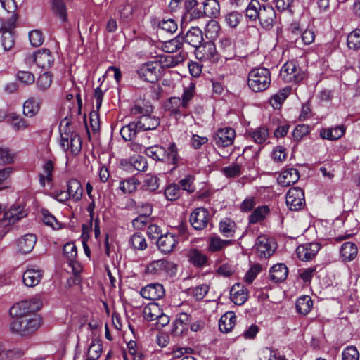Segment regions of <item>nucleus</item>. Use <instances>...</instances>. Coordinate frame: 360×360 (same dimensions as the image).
Returning <instances> with one entry per match:
<instances>
[{"label":"nucleus","mask_w":360,"mask_h":360,"mask_svg":"<svg viewBox=\"0 0 360 360\" xmlns=\"http://www.w3.org/2000/svg\"><path fill=\"white\" fill-rule=\"evenodd\" d=\"M145 154L155 161L174 165L172 171L176 169L181 158L175 143H170L166 148L160 145H154L145 148Z\"/></svg>","instance_id":"nucleus-1"},{"label":"nucleus","mask_w":360,"mask_h":360,"mask_svg":"<svg viewBox=\"0 0 360 360\" xmlns=\"http://www.w3.org/2000/svg\"><path fill=\"white\" fill-rule=\"evenodd\" d=\"M270 70L264 67L253 68L248 74V84L254 92H261L267 89L271 84Z\"/></svg>","instance_id":"nucleus-2"},{"label":"nucleus","mask_w":360,"mask_h":360,"mask_svg":"<svg viewBox=\"0 0 360 360\" xmlns=\"http://www.w3.org/2000/svg\"><path fill=\"white\" fill-rule=\"evenodd\" d=\"M41 326V319L37 315L25 316L15 319L10 325L11 330L21 336L33 333Z\"/></svg>","instance_id":"nucleus-3"},{"label":"nucleus","mask_w":360,"mask_h":360,"mask_svg":"<svg viewBox=\"0 0 360 360\" xmlns=\"http://www.w3.org/2000/svg\"><path fill=\"white\" fill-rule=\"evenodd\" d=\"M42 302L41 300L34 297L30 300H23L13 305L10 309V315L12 317L18 319L25 316H33L34 313L41 309Z\"/></svg>","instance_id":"nucleus-4"},{"label":"nucleus","mask_w":360,"mask_h":360,"mask_svg":"<svg viewBox=\"0 0 360 360\" xmlns=\"http://www.w3.org/2000/svg\"><path fill=\"white\" fill-rule=\"evenodd\" d=\"M285 201L290 210H301L305 205L304 191L299 187L290 188L286 194Z\"/></svg>","instance_id":"nucleus-5"},{"label":"nucleus","mask_w":360,"mask_h":360,"mask_svg":"<svg viewBox=\"0 0 360 360\" xmlns=\"http://www.w3.org/2000/svg\"><path fill=\"white\" fill-rule=\"evenodd\" d=\"M139 78L143 80L153 83L158 79L160 70L157 61H150L143 64L137 70Z\"/></svg>","instance_id":"nucleus-6"},{"label":"nucleus","mask_w":360,"mask_h":360,"mask_svg":"<svg viewBox=\"0 0 360 360\" xmlns=\"http://www.w3.org/2000/svg\"><path fill=\"white\" fill-rule=\"evenodd\" d=\"M258 20L262 28L269 30L276 22V14L271 5L263 4L259 13Z\"/></svg>","instance_id":"nucleus-7"},{"label":"nucleus","mask_w":360,"mask_h":360,"mask_svg":"<svg viewBox=\"0 0 360 360\" xmlns=\"http://www.w3.org/2000/svg\"><path fill=\"white\" fill-rule=\"evenodd\" d=\"M236 132L231 127L219 129L213 134V141L218 147H228L233 144Z\"/></svg>","instance_id":"nucleus-8"},{"label":"nucleus","mask_w":360,"mask_h":360,"mask_svg":"<svg viewBox=\"0 0 360 360\" xmlns=\"http://www.w3.org/2000/svg\"><path fill=\"white\" fill-rule=\"evenodd\" d=\"M146 271L151 274H158L162 272L173 274L176 271V265L172 262L162 259L150 262L147 266Z\"/></svg>","instance_id":"nucleus-9"},{"label":"nucleus","mask_w":360,"mask_h":360,"mask_svg":"<svg viewBox=\"0 0 360 360\" xmlns=\"http://www.w3.org/2000/svg\"><path fill=\"white\" fill-rule=\"evenodd\" d=\"M182 101L180 97L172 96L170 97L164 105L165 111L169 112L170 116H173L176 120L179 119L181 116H186V108L183 107Z\"/></svg>","instance_id":"nucleus-10"},{"label":"nucleus","mask_w":360,"mask_h":360,"mask_svg":"<svg viewBox=\"0 0 360 360\" xmlns=\"http://www.w3.org/2000/svg\"><path fill=\"white\" fill-rule=\"evenodd\" d=\"M210 219L209 212L207 209L198 207L190 215V223L196 230H202L207 227Z\"/></svg>","instance_id":"nucleus-11"},{"label":"nucleus","mask_w":360,"mask_h":360,"mask_svg":"<svg viewBox=\"0 0 360 360\" xmlns=\"http://www.w3.org/2000/svg\"><path fill=\"white\" fill-rule=\"evenodd\" d=\"M300 71L294 61H288L283 65L280 75L287 82L297 83L303 79L302 75L299 74Z\"/></svg>","instance_id":"nucleus-12"},{"label":"nucleus","mask_w":360,"mask_h":360,"mask_svg":"<svg viewBox=\"0 0 360 360\" xmlns=\"http://www.w3.org/2000/svg\"><path fill=\"white\" fill-rule=\"evenodd\" d=\"M195 54L197 58L201 60H210L216 62L217 60V51L214 44L212 42H206L195 48Z\"/></svg>","instance_id":"nucleus-13"},{"label":"nucleus","mask_w":360,"mask_h":360,"mask_svg":"<svg viewBox=\"0 0 360 360\" xmlns=\"http://www.w3.org/2000/svg\"><path fill=\"white\" fill-rule=\"evenodd\" d=\"M320 250V245L318 243H309L299 245L296 252L298 258L302 261L312 259Z\"/></svg>","instance_id":"nucleus-14"},{"label":"nucleus","mask_w":360,"mask_h":360,"mask_svg":"<svg viewBox=\"0 0 360 360\" xmlns=\"http://www.w3.org/2000/svg\"><path fill=\"white\" fill-rule=\"evenodd\" d=\"M140 293L145 299L157 300L165 295V289L162 284L150 283L143 288Z\"/></svg>","instance_id":"nucleus-15"},{"label":"nucleus","mask_w":360,"mask_h":360,"mask_svg":"<svg viewBox=\"0 0 360 360\" xmlns=\"http://www.w3.org/2000/svg\"><path fill=\"white\" fill-rule=\"evenodd\" d=\"M191 321V315L187 313L182 312L178 314L174 323L172 330V334L176 336L182 335L185 332L188 331Z\"/></svg>","instance_id":"nucleus-16"},{"label":"nucleus","mask_w":360,"mask_h":360,"mask_svg":"<svg viewBox=\"0 0 360 360\" xmlns=\"http://www.w3.org/2000/svg\"><path fill=\"white\" fill-rule=\"evenodd\" d=\"M27 213L25 211L20 210L19 207H12L10 210L4 212V217L0 219V226L6 227L11 224H15L22 218L26 217Z\"/></svg>","instance_id":"nucleus-17"},{"label":"nucleus","mask_w":360,"mask_h":360,"mask_svg":"<svg viewBox=\"0 0 360 360\" xmlns=\"http://www.w3.org/2000/svg\"><path fill=\"white\" fill-rule=\"evenodd\" d=\"M176 244V236L170 233L161 234L157 240V245L158 248L165 254H167L173 251Z\"/></svg>","instance_id":"nucleus-18"},{"label":"nucleus","mask_w":360,"mask_h":360,"mask_svg":"<svg viewBox=\"0 0 360 360\" xmlns=\"http://www.w3.org/2000/svg\"><path fill=\"white\" fill-rule=\"evenodd\" d=\"M141 131L154 130L160 124V118L150 114L141 115L137 121Z\"/></svg>","instance_id":"nucleus-19"},{"label":"nucleus","mask_w":360,"mask_h":360,"mask_svg":"<svg viewBox=\"0 0 360 360\" xmlns=\"http://www.w3.org/2000/svg\"><path fill=\"white\" fill-rule=\"evenodd\" d=\"M300 179L297 169L289 168L282 172L278 177V182L283 186H289L296 183Z\"/></svg>","instance_id":"nucleus-20"},{"label":"nucleus","mask_w":360,"mask_h":360,"mask_svg":"<svg viewBox=\"0 0 360 360\" xmlns=\"http://www.w3.org/2000/svg\"><path fill=\"white\" fill-rule=\"evenodd\" d=\"M72 0H50V6L53 13L58 18L61 22L68 21L67 6L65 1Z\"/></svg>","instance_id":"nucleus-21"},{"label":"nucleus","mask_w":360,"mask_h":360,"mask_svg":"<svg viewBox=\"0 0 360 360\" xmlns=\"http://www.w3.org/2000/svg\"><path fill=\"white\" fill-rule=\"evenodd\" d=\"M43 277V271L33 269H27L22 275L24 284L27 287H34L37 285Z\"/></svg>","instance_id":"nucleus-22"},{"label":"nucleus","mask_w":360,"mask_h":360,"mask_svg":"<svg viewBox=\"0 0 360 360\" xmlns=\"http://www.w3.org/2000/svg\"><path fill=\"white\" fill-rule=\"evenodd\" d=\"M187 257L189 262L197 268H202L208 262L207 256L195 248L191 249Z\"/></svg>","instance_id":"nucleus-23"},{"label":"nucleus","mask_w":360,"mask_h":360,"mask_svg":"<svg viewBox=\"0 0 360 360\" xmlns=\"http://www.w3.org/2000/svg\"><path fill=\"white\" fill-rule=\"evenodd\" d=\"M288 274V269L284 264H277L274 265L269 271V278L274 283H281L284 281Z\"/></svg>","instance_id":"nucleus-24"},{"label":"nucleus","mask_w":360,"mask_h":360,"mask_svg":"<svg viewBox=\"0 0 360 360\" xmlns=\"http://www.w3.org/2000/svg\"><path fill=\"white\" fill-rule=\"evenodd\" d=\"M183 37L185 42L195 48L198 47L203 41L202 32L198 27H192Z\"/></svg>","instance_id":"nucleus-25"},{"label":"nucleus","mask_w":360,"mask_h":360,"mask_svg":"<svg viewBox=\"0 0 360 360\" xmlns=\"http://www.w3.org/2000/svg\"><path fill=\"white\" fill-rule=\"evenodd\" d=\"M37 65L43 69H49L54 63V58L46 49L39 50L37 53Z\"/></svg>","instance_id":"nucleus-26"},{"label":"nucleus","mask_w":360,"mask_h":360,"mask_svg":"<svg viewBox=\"0 0 360 360\" xmlns=\"http://www.w3.org/2000/svg\"><path fill=\"white\" fill-rule=\"evenodd\" d=\"M255 247L257 254L261 258L266 259L270 257L274 252V250L269 243L268 239L264 236H260L257 238Z\"/></svg>","instance_id":"nucleus-27"},{"label":"nucleus","mask_w":360,"mask_h":360,"mask_svg":"<svg viewBox=\"0 0 360 360\" xmlns=\"http://www.w3.org/2000/svg\"><path fill=\"white\" fill-rule=\"evenodd\" d=\"M37 242V237L35 235L29 233L25 235L23 237L18 240V246L19 251L23 254L30 252Z\"/></svg>","instance_id":"nucleus-28"},{"label":"nucleus","mask_w":360,"mask_h":360,"mask_svg":"<svg viewBox=\"0 0 360 360\" xmlns=\"http://www.w3.org/2000/svg\"><path fill=\"white\" fill-rule=\"evenodd\" d=\"M248 134L256 143L262 144L268 139L269 133L267 127L261 126L249 129Z\"/></svg>","instance_id":"nucleus-29"},{"label":"nucleus","mask_w":360,"mask_h":360,"mask_svg":"<svg viewBox=\"0 0 360 360\" xmlns=\"http://www.w3.org/2000/svg\"><path fill=\"white\" fill-rule=\"evenodd\" d=\"M343 126H336L330 128H323L320 131V136L323 139L337 140L340 139L345 134Z\"/></svg>","instance_id":"nucleus-30"},{"label":"nucleus","mask_w":360,"mask_h":360,"mask_svg":"<svg viewBox=\"0 0 360 360\" xmlns=\"http://www.w3.org/2000/svg\"><path fill=\"white\" fill-rule=\"evenodd\" d=\"M139 131L141 129H139L138 122H131L123 126L120 130V134L125 141H129L133 140Z\"/></svg>","instance_id":"nucleus-31"},{"label":"nucleus","mask_w":360,"mask_h":360,"mask_svg":"<svg viewBox=\"0 0 360 360\" xmlns=\"http://www.w3.org/2000/svg\"><path fill=\"white\" fill-rule=\"evenodd\" d=\"M236 316L232 311H229L224 314L219 321V328L221 332L228 333L235 326Z\"/></svg>","instance_id":"nucleus-32"},{"label":"nucleus","mask_w":360,"mask_h":360,"mask_svg":"<svg viewBox=\"0 0 360 360\" xmlns=\"http://www.w3.org/2000/svg\"><path fill=\"white\" fill-rule=\"evenodd\" d=\"M203 17L217 18L219 15L220 6L218 0H207L203 1Z\"/></svg>","instance_id":"nucleus-33"},{"label":"nucleus","mask_w":360,"mask_h":360,"mask_svg":"<svg viewBox=\"0 0 360 360\" xmlns=\"http://www.w3.org/2000/svg\"><path fill=\"white\" fill-rule=\"evenodd\" d=\"M41 101H37L31 97L25 101L23 104V114L29 117H33L39 111Z\"/></svg>","instance_id":"nucleus-34"},{"label":"nucleus","mask_w":360,"mask_h":360,"mask_svg":"<svg viewBox=\"0 0 360 360\" xmlns=\"http://www.w3.org/2000/svg\"><path fill=\"white\" fill-rule=\"evenodd\" d=\"M291 87L285 86L280 89L276 94H274L270 98V103L274 108L278 109L281 108L282 103L288 98L291 93Z\"/></svg>","instance_id":"nucleus-35"},{"label":"nucleus","mask_w":360,"mask_h":360,"mask_svg":"<svg viewBox=\"0 0 360 360\" xmlns=\"http://www.w3.org/2000/svg\"><path fill=\"white\" fill-rule=\"evenodd\" d=\"M7 118L11 127L16 131L25 130L29 127L28 122L16 112L8 114Z\"/></svg>","instance_id":"nucleus-36"},{"label":"nucleus","mask_w":360,"mask_h":360,"mask_svg":"<svg viewBox=\"0 0 360 360\" xmlns=\"http://www.w3.org/2000/svg\"><path fill=\"white\" fill-rule=\"evenodd\" d=\"M67 191L75 201L80 200L83 195L81 183L76 179H72L68 181Z\"/></svg>","instance_id":"nucleus-37"},{"label":"nucleus","mask_w":360,"mask_h":360,"mask_svg":"<svg viewBox=\"0 0 360 360\" xmlns=\"http://www.w3.org/2000/svg\"><path fill=\"white\" fill-rule=\"evenodd\" d=\"M162 309L156 302H151L147 304L143 309L144 319L148 321L156 320L162 314Z\"/></svg>","instance_id":"nucleus-38"},{"label":"nucleus","mask_w":360,"mask_h":360,"mask_svg":"<svg viewBox=\"0 0 360 360\" xmlns=\"http://www.w3.org/2000/svg\"><path fill=\"white\" fill-rule=\"evenodd\" d=\"M357 247L354 243H344L340 248V255L343 260H353L357 255Z\"/></svg>","instance_id":"nucleus-39"},{"label":"nucleus","mask_w":360,"mask_h":360,"mask_svg":"<svg viewBox=\"0 0 360 360\" xmlns=\"http://www.w3.org/2000/svg\"><path fill=\"white\" fill-rule=\"evenodd\" d=\"M184 42L183 36L178 35L175 38L164 42L162 45V49L166 53H174L181 49Z\"/></svg>","instance_id":"nucleus-40"},{"label":"nucleus","mask_w":360,"mask_h":360,"mask_svg":"<svg viewBox=\"0 0 360 360\" xmlns=\"http://www.w3.org/2000/svg\"><path fill=\"white\" fill-rule=\"evenodd\" d=\"M313 306V302L311 297L308 295H304L300 297L296 302V310L302 314H307L311 309Z\"/></svg>","instance_id":"nucleus-41"},{"label":"nucleus","mask_w":360,"mask_h":360,"mask_svg":"<svg viewBox=\"0 0 360 360\" xmlns=\"http://www.w3.org/2000/svg\"><path fill=\"white\" fill-rule=\"evenodd\" d=\"M270 209L267 205L259 206L256 208L249 216V223L256 224L265 219L269 214Z\"/></svg>","instance_id":"nucleus-42"},{"label":"nucleus","mask_w":360,"mask_h":360,"mask_svg":"<svg viewBox=\"0 0 360 360\" xmlns=\"http://www.w3.org/2000/svg\"><path fill=\"white\" fill-rule=\"evenodd\" d=\"M236 229L235 221L229 218H226L219 222V231L224 237H233Z\"/></svg>","instance_id":"nucleus-43"},{"label":"nucleus","mask_w":360,"mask_h":360,"mask_svg":"<svg viewBox=\"0 0 360 360\" xmlns=\"http://www.w3.org/2000/svg\"><path fill=\"white\" fill-rule=\"evenodd\" d=\"M159 181L160 179L157 176L147 174L143 181L142 188L145 191L154 192L159 188Z\"/></svg>","instance_id":"nucleus-44"},{"label":"nucleus","mask_w":360,"mask_h":360,"mask_svg":"<svg viewBox=\"0 0 360 360\" xmlns=\"http://www.w3.org/2000/svg\"><path fill=\"white\" fill-rule=\"evenodd\" d=\"M230 292L232 301L238 305L243 304L247 300V295L243 289H240L238 283L231 288Z\"/></svg>","instance_id":"nucleus-45"},{"label":"nucleus","mask_w":360,"mask_h":360,"mask_svg":"<svg viewBox=\"0 0 360 360\" xmlns=\"http://www.w3.org/2000/svg\"><path fill=\"white\" fill-rule=\"evenodd\" d=\"M195 89V85L193 82H190L188 86H184V93L181 101H182L183 107H185L186 109L189 107L190 102L194 97Z\"/></svg>","instance_id":"nucleus-46"},{"label":"nucleus","mask_w":360,"mask_h":360,"mask_svg":"<svg viewBox=\"0 0 360 360\" xmlns=\"http://www.w3.org/2000/svg\"><path fill=\"white\" fill-rule=\"evenodd\" d=\"M262 5L257 0H252L248 5L245 12L246 16L250 20H256L259 18V13Z\"/></svg>","instance_id":"nucleus-47"},{"label":"nucleus","mask_w":360,"mask_h":360,"mask_svg":"<svg viewBox=\"0 0 360 360\" xmlns=\"http://www.w3.org/2000/svg\"><path fill=\"white\" fill-rule=\"evenodd\" d=\"M52 81V75L49 72L41 74L36 82L37 89L41 92L47 91L51 86Z\"/></svg>","instance_id":"nucleus-48"},{"label":"nucleus","mask_w":360,"mask_h":360,"mask_svg":"<svg viewBox=\"0 0 360 360\" xmlns=\"http://www.w3.org/2000/svg\"><path fill=\"white\" fill-rule=\"evenodd\" d=\"M69 264L72 267L73 273V278L68 280V283L70 286L72 284L78 285L81 282L80 272L82 271V266L75 259L69 260Z\"/></svg>","instance_id":"nucleus-49"},{"label":"nucleus","mask_w":360,"mask_h":360,"mask_svg":"<svg viewBox=\"0 0 360 360\" xmlns=\"http://www.w3.org/2000/svg\"><path fill=\"white\" fill-rule=\"evenodd\" d=\"M230 244L231 240H222L219 236H213L209 239V250L211 252L219 251Z\"/></svg>","instance_id":"nucleus-50"},{"label":"nucleus","mask_w":360,"mask_h":360,"mask_svg":"<svg viewBox=\"0 0 360 360\" xmlns=\"http://www.w3.org/2000/svg\"><path fill=\"white\" fill-rule=\"evenodd\" d=\"M347 43L349 49L356 51L360 49V29H355L348 34Z\"/></svg>","instance_id":"nucleus-51"},{"label":"nucleus","mask_w":360,"mask_h":360,"mask_svg":"<svg viewBox=\"0 0 360 360\" xmlns=\"http://www.w3.org/2000/svg\"><path fill=\"white\" fill-rule=\"evenodd\" d=\"M139 184V180L131 177L121 181L119 188L124 193H131L136 190V186Z\"/></svg>","instance_id":"nucleus-52"},{"label":"nucleus","mask_w":360,"mask_h":360,"mask_svg":"<svg viewBox=\"0 0 360 360\" xmlns=\"http://www.w3.org/2000/svg\"><path fill=\"white\" fill-rule=\"evenodd\" d=\"M221 171L227 178H235L242 174V166L238 163H233L223 167Z\"/></svg>","instance_id":"nucleus-53"},{"label":"nucleus","mask_w":360,"mask_h":360,"mask_svg":"<svg viewBox=\"0 0 360 360\" xmlns=\"http://www.w3.org/2000/svg\"><path fill=\"white\" fill-rule=\"evenodd\" d=\"M42 221L43 222L52 227L53 229H59L60 224L56 218L46 209L41 210Z\"/></svg>","instance_id":"nucleus-54"},{"label":"nucleus","mask_w":360,"mask_h":360,"mask_svg":"<svg viewBox=\"0 0 360 360\" xmlns=\"http://www.w3.org/2000/svg\"><path fill=\"white\" fill-rule=\"evenodd\" d=\"M164 194L167 200L169 201L176 200L181 196L180 187L176 184H172L166 187Z\"/></svg>","instance_id":"nucleus-55"},{"label":"nucleus","mask_w":360,"mask_h":360,"mask_svg":"<svg viewBox=\"0 0 360 360\" xmlns=\"http://www.w3.org/2000/svg\"><path fill=\"white\" fill-rule=\"evenodd\" d=\"M129 242L134 249L143 250L147 248V243L145 238L139 233L133 234Z\"/></svg>","instance_id":"nucleus-56"},{"label":"nucleus","mask_w":360,"mask_h":360,"mask_svg":"<svg viewBox=\"0 0 360 360\" xmlns=\"http://www.w3.org/2000/svg\"><path fill=\"white\" fill-rule=\"evenodd\" d=\"M272 3L274 5L278 12H289L292 13V7L293 0H272Z\"/></svg>","instance_id":"nucleus-57"},{"label":"nucleus","mask_w":360,"mask_h":360,"mask_svg":"<svg viewBox=\"0 0 360 360\" xmlns=\"http://www.w3.org/2000/svg\"><path fill=\"white\" fill-rule=\"evenodd\" d=\"M158 27L162 30H165V32L171 34L174 33L178 28L177 23L172 18L167 20L162 19L159 22Z\"/></svg>","instance_id":"nucleus-58"},{"label":"nucleus","mask_w":360,"mask_h":360,"mask_svg":"<svg viewBox=\"0 0 360 360\" xmlns=\"http://www.w3.org/2000/svg\"><path fill=\"white\" fill-rule=\"evenodd\" d=\"M102 347L98 343L92 342L88 349L85 360H96L101 354Z\"/></svg>","instance_id":"nucleus-59"},{"label":"nucleus","mask_w":360,"mask_h":360,"mask_svg":"<svg viewBox=\"0 0 360 360\" xmlns=\"http://www.w3.org/2000/svg\"><path fill=\"white\" fill-rule=\"evenodd\" d=\"M194 179L193 176L187 175L185 178L181 179L178 184L180 189L182 188L189 193H193L195 191V186L193 185Z\"/></svg>","instance_id":"nucleus-60"},{"label":"nucleus","mask_w":360,"mask_h":360,"mask_svg":"<svg viewBox=\"0 0 360 360\" xmlns=\"http://www.w3.org/2000/svg\"><path fill=\"white\" fill-rule=\"evenodd\" d=\"M220 32V25L218 22L211 20L206 25L205 32L210 38L214 39L218 37Z\"/></svg>","instance_id":"nucleus-61"},{"label":"nucleus","mask_w":360,"mask_h":360,"mask_svg":"<svg viewBox=\"0 0 360 360\" xmlns=\"http://www.w3.org/2000/svg\"><path fill=\"white\" fill-rule=\"evenodd\" d=\"M315 39L314 32L311 30H305L303 31L299 38L295 39V43L300 44V41L304 45L311 44Z\"/></svg>","instance_id":"nucleus-62"},{"label":"nucleus","mask_w":360,"mask_h":360,"mask_svg":"<svg viewBox=\"0 0 360 360\" xmlns=\"http://www.w3.org/2000/svg\"><path fill=\"white\" fill-rule=\"evenodd\" d=\"M1 44L6 51L10 50L15 44L13 34L10 31H4L1 35Z\"/></svg>","instance_id":"nucleus-63"},{"label":"nucleus","mask_w":360,"mask_h":360,"mask_svg":"<svg viewBox=\"0 0 360 360\" xmlns=\"http://www.w3.org/2000/svg\"><path fill=\"white\" fill-rule=\"evenodd\" d=\"M342 360H359V354L356 348L354 346L347 347L342 354Z\"/></svg>","instance_id":"nucleus-64"}]
</instances>
